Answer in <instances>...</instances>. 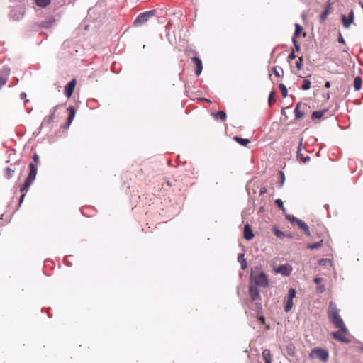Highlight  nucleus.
Here are the masks:
<instances>
[{"label": "nucleus", "mask_w": 363, "mask_h": 363, "mask_svg": "<svg viewBox=\"0 0 363 363\" xmlns=\"http://www.w3.org/2000/svg\"><path fill=\"white\" fill-rule=\"evenodd\" d=\"M281 210L282 211V212L286 215L287 214L286 213V209L285 208V207L284 206L283 208H281Z\"/></svg>", "instance_id": "54"}, {"label": "nucleus", "mask_w": 363, "mask_h": 363, "mask_svg": "<svg viewBox=\"0 0 363 363\" xmlns=\"http://www.w3.org/2000/svg\"><path fill=\"white\" fill-rule=\"evenodd\" d=\"M233 140L238 142L240 145L242 146H246L250 143V140L247 138H242L238 136H235Z\"/></svg>", "instance_id": "19"}, {"label": "nucleus", "mask_w": 363, "mask_h": 363, "mask_svg": "<svg viewBox=\"0 0 363 363\" xmlns=\"http://www.w3.org/2000/svg\"><path fill=\"white\" fill-rule=\"evenodd\" d=\"M216 119L220 118L221 121H225L226 118V113L223 111H219L217 113H213Z\"/></svg>", "instance_id": "21"}, {"label": "nucleus", "mask_w": 363, "mask_h": 363, "mask_svg": "<svg viewBox=\"0 0 363 363\" xmlns=\"http://www.w3.org/2000/svg\"><path fill=\"white\" fill-rule=\"evenodd\" d=\"M264 362H265V363H272V362H271V360H269H269H267V361H265Z\"/></svg>", "instance_id": "58"}, {"label": "nucleus", "mask_w": 363, "mask_h": 363, "mask_svg": "<svg viewBox=\"0 0 363 363\" xmlns=\"http://www.w3.org/2000/svg\"><path fill=\"white\" fill-rule=\"evenodd\" d=\"M276 272L284 276H289L292 272V267L289 264H282L277 267Z\"/></svg>", "instance_id": "8"}, {"label": "nucleus", "mask_w": 363, "mask_h": 363, "mask_svg": "<svg viewBox=\"0 0 363 363\" xmlns=\"http://www.w3.org/2000/svg\"><path fill=\"white\" fill-rule=\"evenodd\" d=\"M300 159L302 160L303 162H306L310 160V157L309 156H306V157H301Z\"/></svg>", "instance_id": "49"}, {"label": "nucleus", "mask_w": 363, "mask_h": 363, "mask_svg": "<svg viewBox=\"0 0 363 363\" xmlns=\"http://www.w3.org/2000/svg\"><path fill=\"white\" fill-rule=\"evenodd\" d=\"M264 318H261V321H263V322H264Z\"/></svg>", "instance_id": "60"}, {"label": "nucleus", "mask_w": 363, "mask_h": 363, "mask_svg": "<svg viewBox=\"0 0 363 363\" xmlns=\"http://www.w3.org/2000/svg\"><path fill=\"white\" fill-rule=\"evenodd\" d=\"M338 40V42L340 43H342V44L345 43V40H344V38H343V37H342V34L340 33H339V36H338V40Z\"/></svg>", "instance_id": "47"}, {"label": "nucleus", "mask_w": 363, "mask_h": 363, "mask_svg": "<svg viewBox=\"0 0 363 363\" xmlns=\"http://www.w3.org/2000/svg\"><path fill=\"white\" fill-rule=\"evenodd\" d=\"M45 120V118H44V119L42 121V124H41V125H40V128H42L43 124V123H44Z\"/></svg>", "instance_id": "55"}, {"label": "nucleus", "mask_w": 363, "mask_h": 363, "mask_svg": "<svg viewBox=\"0 0 363 363\" xmlns=\"http://www.w3.org/2000/svg\"><path fill=\"white\" fill-rule=\"evenodd\" d=\"M326 112V110H322V111H313L311 118L313 119H319L321 118L323 116V114Z\"/></svg>", "instance_id": "20"}, {"label": "nucleus", "mask_w": 363, "mask_h": 363, "mask_svg": "<svg viewBox=\"0 0 363 363\" xmlns=\"http://www.w3.org/2000/svg\"><path fill=\"white\" fill-rule=\"evenodd\" d=\"M37 172H38L37 166L35 164H33V162L30 163L29 164L28 175L27 176L24 183L20 187V191L22 192V194L19 199L20 204H21L22 202L23 201L24 197L26 196L25 191H27V190L29 189V187L31 186V184L35 179Z\"/></svg>", "instance_id": "2"}, {"label": "nucleus", "mask_w": 363, "mask_h": 363, "mask_svg": "<svg viewBox=\"0 0 363 363\" xmlns=\"http://www.w3.org/2000/svg\"><path fill=\"white\" fill-rule=\"evenodd\" d=\"M6 83V79L3 77H0V88L4 86Z\"/></svg>", "instance_id": "45"}, {"label": "nucleus", "mask_w": 363, "mask_h": 363, "mask_svg": "<svg viewBox=\"0 0 363 363\" xmlns=\"http://www.w3.org/2000/svg\"><path fill=\"white\" fill-rule=\"evenodd\" d=\"M275 101H276V99L274 97V92L271 91V93L269 94V99H268L269 105L272 106L275 102Z\"/></svg>", "instance_id": "34"}, {"label": "nucleus", "mask_w": 363, "mask_h": 363, "mask_svg": "<svg viewBox=\"0 0 363 363\" xmlns=\"http://www.w3.org/2000/svg\"><path fill=\"white\" fill-rule=\"evenodd\" d=\"M292 42H293V44L294 45V47H295V50L296 51H299L301 48H300V45L298 43L296 39L295 38V37H293L292 38Z\"/></svg>", "instance_id": "40"}, {"label": "nucleus", "mask_w": 363, "mask_h": 363, "mask_svg": "<svg viewBox=\"0 0 363 363\" xmlns=\"http://www.w3.org/2000/svg\"><path fill=\"white\" fill-rule=\"evenodd\" d=\"M354 13L353 10L350 11L348 17H347L344 14L341 15L342 25L345 28H349L350 27L351 24L354 21Z\"/></svg>", "instance_id": "7"}, {"label": "nucleus", "mask_w": 363, "mask_h": 363, "mask_svg": "<svg viewBox=\"0 0 363 363\" xmlns=\"http://www.w3.org/2000/svg\"><path fill=\"white\" fill-rule=\"evenodd\" d=\"M301 105V103H298L296 104V106L294 109V113L296 119H299L303 116V113L299 111V106Z\"/></svg>", "instance_id": "22"}, {"label": "nucleus", "mask_w": 363, "mask_h": 363, "mask_svg": "<svg viewBox=\"0 0 363 363\" xmlns=\"http://www.w3.org/2000/svg\"><path fill=\"white\" fill-rule=\"evenodd\" d=\"M323 245V241L320 240V241H318V242H316L315 243H313V244H311L308 246V248L309 249H317V248H319L320 247H322Z\"/></svg>", "instance_id": "30"}, {"label": "nucleus", "mask_w": 363, "mask_h": 363, "mask_svg": "<svg viewBox=\"0 0 363 363\" xmlns=\"http://www.w3.org/2000/svg\"><path fill=\"white\" fill-rule=\"evenodd\" d=\"M203 100H204L205 101H210L208 99H203Z\"/></svg>", "instance_id": "59"}, {"label": "nucleus", "mask_w": 363, "mask_h": 363, "mask_svg": "<svg viewBox=\"0 0 363 363\" xmlns=\"http://www.w3.org/2000/svg\"><path fill=\"white\" fill-rule=\"evenodd\" d=\"M265 192H266V189L265 188H262L260 189V194H264Z\"/></svg>", "instance_id": "53"}, {"label": "nucleus", "mask_w": 363, "mask_h": 363, "mask_svg": "<svg viewBox=\"0 0 363 363\" xmlns=\"http://www.w3.org/2000/svg\"><path fill=\"white\" fill-rule=\"evenodd\" d=\"M325 86L326 88H330V82H326L325 84Z\"/></svg>", "instance_id": "52"}, {"label": "nucleus", "mask_w": 363, "mask_h": 363, "mask_svg": "<svg viewBox=\"0 0 363 363\" xmlns=\"http://www.w3.org/2000/svg\"><path fill=\"white\" fill-rule=\"evenodd\" d=\"M67 111H69V116H68V118H67V122L65 125V128L69 127V125L72 123V121H73V120H74V118L75 117V114H76L75 109H74V108L73 106H69L67 108Z\"/></svg>", "instance_id": "11"}, {"label": "nucleus", "mask_w": 363, "mask_h": 363, "mask_svg": "<svg viewBox=\"0 0 363 363\" xmlns=\"http://www.w3.org/2000/svg\"><path fill=\"white\" fill-rule=\"evenodd\" d=\"M20 97L21 99H23L26 97V94L25 92H22L21 94H20Z\"/></svg>", "instance_id": "51"}, {"label": "nucleus", "mask_w": 363, "mask_h": 363, "mask_svg": "<svg viewBox=\"0 0 363 363\" xmlns=\"http://www.w3.org/2000/svg\"><path fill=\"white\" fill-rule=\"evenodd\" d=\"M286 218L288 221H289L291 223H296L298 218H296L293 215L291 214H286Z\"/></svg>", "instance_id": "32"}, {"label": "nucleus", "mask_w": 363, "mask_h": 363, "mask_svg": "<svg viewBox=\"0 0 363 363\" xmlns=\"http://www.w3.org/2000/svg\"><path fill=\"white\" fill-rule=\"evenodd\" d=\"M279 88L280 89L282 96L284 98H286L288 95L286 86L284 84L281 83L279 84Z\"/></svg>", "instance_id": "25"}, {"label": "nucleus", "mask_w": 363, "mask_h": 363, "mask_svg": "<svg viewBox=\"0 0 363 363\" xmlns=\"http://www.w3.org/2000/svg\"><path fill=\"white\" fill-rule=\"evenodd\" d=\"M312 357H317L321 361L325 362L328 359V352L321 348H315L311 353Z\"/></svg>", "instance_id": "6"}, {"label": "nucleus", "mask_w": 363, "mask_h": 363, "mask_svg": "<svg viewBox=\"0 0 363 363\" xmlns=\"http://www.w3.org/2000/svg\"><path fill=\"white\" fill-rule=\"evenodd\" d=\"M33 162H35V163H38L39 162V156L38 154H34L33 155Z\"/></svg>", "instance_id": "46"}, {"label": "nucleus", "mask_w": 363, "mask_h": 363, "mask_svg": "<svg viewBox=\"0 0 363 363\" xmlns=\"http://www.w3.org/2000/svg\"><path fill=\"white\" fill-rule=\"evenodd\" d=\"M321 281H322V278H320V277H315V278L314 279V282H315V284H319V283H320V282H321Z\"/></svg>", "instance_id": "50"}, {"label": "nucleus", "mask_w": 363, "mask_h": 363, "mask_svg": "<svg viewBox=\"0 0 363 363\" xmlns=\"http://www.w3.org/2000/svg\"><path fill=\"white\" fill-rule=\"evenodd\" d=\"M339 311L340 310L337 308L336 304L334 302H330L329 303L328 318L330 322L342 332L347 333L348 332L347 328L339 315Z\"/></svg>", "instance_id": "1"}, {"label": "nucleus", "mask_w": 363, "mask_h": 363, "mask_svg": "<svg viewBox=\"0 0 363 363\" xmlns=\"http://www.w3.org/2000/svg\"><path fill=\"white\" fill-rule=\"evenodd\" d=\"M280 176H281V184H280V186H282L284 183V181H285V177H284V174L282 172H280Z\"/></svg>", "instance_id": "43"}, {"label": "nucleus", "mask_w": 363, "mask_h": 363, "mask_svg": "<svg viewBox=\"0 0 363 363\" xmlns=\"http://www.w3.org/2000/svg\"><path fill=\"white\" fill-rule=\"evenodd\" d=\"M59 18H60V15L58 13L55 14L53 17H52V18H49V19L47 18V22H46L47 28H48L49 26H51L52 25V23L54 22L57 21V20H59Z\"/></svg>", "instance_id": "23"}, {"label": "nucleus", "mask_w": 363, "mask_h": 363, "mask_svg": "<svg viewBox=\"0 0 363 363\" xmlns=\"http://www.w3.org/2000/svg\"><path fill=\"white\" fill-rule=\"evenodd\" d=\"M298 226L304 231V233L308 235V236H310L311 235V233H310V230H309V227L308 225H307V223L300 219H298V220L296 221V223Z\"/></svg>", "instance_id": "14"}, {"label": "nucleus", "mask_w": 363, "mask_h": 363, "mask_svg": "<svg viewBox=\"0 0 363 363\" xmlns=\"http://www.w3.org/2000/svg\"><path fill=\"white\" fill-rule=\"evenodd\" d=\"M311 82L308 79H304L302 84L303 90H308L311 88Z\"/></svg>", "instance_id": "31"}, {"label": "nucleus", "mask_w": 363, "mask_h": 363, "mask_svg": "<svg viewBox=\"0 0 363 363\" xmlns=\"http://www.w3.org/2000/svg\"><path fill=\"white\" fill-rule=\"evenodd\" d=\"M303 60V57H299L298 60L296 62V67L298 70L302 69Z\"/></svg>", "instance_id": "36"}, {"label": "nucleus", "mask_w": 363, "mask_h": 363, "mask_svg": "<svg viewBox=\"0 0 363 363\" xmlns=\"http://www.w3.org/2000/svg\"><path fill=\"white\" fill-rule=\"evenodd\" d=\"M51 0H47V6L50 4Z\"/></svg>", "instance_id": "56"}, {"label": "nucleus", "mask_w": 363, "mask_h": 363, "mask_svg": "<svg viewBox=\"0 0 363 363\" xmlns=\"http://www.w3.org/2000/svg\"><path fill=\"white\" fill-rule=\"evenodd\" d=\"M302 144H303V138H301L300 142H299L298 150H297V152H296L297 153V157H298V158L302 157V155L301 154Z\"/></svg>", "instance_id": "38"}, {"label": "nucleus", "mask_w": 363, "mask_h": 363, "mask_svg": "<svg viewBox=\"0 0 363 363\" xmlns=\"http://www.w3.org/2000/svg\"><path fill=\"white\" fill-rule=\"evenodd\" d=\"M77 81L75 79H72L65 88V94L67 97H70L72 95L74 89L76 86Z\"/></svg>", "instance_id": "10"}, {"label": "nucleus", "mask_w": 363, "mask_h": 363, "mask_svg": "<svg viewBox=\"0 0 363 363\" xmlns=\"http://www.w3.org/2000/svg\"><path fill=\"white\" fill-rule=\"evenodd\" d=\"M362 350H363V347L362 348Z\"/></svg>", "instance_id": "63"}, {"label": "nucleus", "mask_w": 363, "mask_h": 363, "mask_svg": "<svg viewBox=\"0 0 363 363\" xmlns=\"http://www.w3.org/2000/svg\"><path fill=\"white\" fill-rule=\"evenodd\" d=\"M275 203L280 208L284 207V203L281 199H277L275 200Z\"/></svg>", "instance_id": "42"}, {"label": "nucleus", "mask_w": 363, "mask_h": 363, "mask_svg": "<svg viewBox=\"0 0 363 363\" xmlns=\"http://www.w3.org/2000/svg\"><path fill=\"white\" fill-rule=\"evenodd\" d=\"M238 261L240 263L242 269H245L247 268V264L245 259L244 258L243 254L238 255Z\"/></svg>", "instance_id": "18"}, {"label": "nucleus", "mask_w": 363, "mask_h": 363, "mask_svg": "<svg viewBox=\"0 0 363 363\" xmlns=\"http://www.w3.org/2000/svg\"><path fill=\"white\" fill-rule=\"evenodd\" d=\"M327 263H330V259H321L318 261V264L321 266H325L327 264Z\"/></svg>", "instance_id": "41"}, {"label": "nucleus", "mask_w": 363, "mask_h": 363, "mask_svg": "<svg viewBox=\"0 0 363 363\" xmlns=\"http://www.w3.org/2000/svg\"><path fill=\"white\" fill-rule=\"evenodd\" d=\"M273 72L277 77H281L284 74V70L281 67H274L273 68Z\"/></svg>", "instance_id": "24"}, {"label": "nucleus", "mask_w": 363, "mask_h": 363, "mask_svg": "<svg viewBox=\"0 0 363 363\" xmlns=\"http://www.w3.org/2000/svg\"><path fill=\"white\" fill-rule=\"evenodd\" d=\"M243 235L245 239L247 240H250L254 238V233L249 224H246L244 226Z\"/></svg>", "instance_id": "13"}, {"label": "nucleus", "mask_w": 363, "mask_h": 363, "mask_svg": "<svg viewBox=\"0 0 363 363\" xmlns=\"http://www.w3.org/2000/svg\"><path fill=\"white\" fill-rule=\"evenodd\" d=\"M302 30H303L302 27L299 24L296 23L295 25V33H294V37H295V38L296 37H298L300 33L302 31Z\"/></svg>", "instance_id": "33"}, {"label": "nucleus", "mask_w": 363, "mask_h": 363, "mask_svg": "<svg viewBox=\"0 0 363 363\" xmlns=\"http://www.w3.org/2000/svg\"><path fill=\"white\" fill-rule=\"evenodd\" d=\"M45 26V22L43 21L40 23H35V25L33 26V29L35 31H40V28H43Z\"/></svg>", "instance_id": "28"}, {"label": "nucleus", "mask_w": 363, "mask_h": 363, "mask_svg": "<svg viewBox=\"0 0 363 363\" xmlns=\"http://www.w3.org/2000/svg\"><path fill=\"white\" fill-rule=\"evenodd\" d=\"M296 290L293 288L289 289L288 292V298L293 299L296 296Z\"/></svg>", "instance_id": "35"}, {"label": "nucleus", "mask_w": 363, "mask_h": 363, "mask_svg": "<svg viewBox=\"0 0 363 363\" xmlns=\"http://www.w3.org/2000/svg\"><path fill=\"white\" fill-rule=\"evenodd\" d=\"M262 357L264 362L271 360L270 351L267 349L264 350L262 352Z\"/></svg>", "instance_id": "29"}, {"label": "nucleus", "mask_w": 363, "mask_h": 363, "mask_svg": "<svg viewBox=\"0 0 363 363\" xmlns=\"http://www.w3.org/2000/svg\"><path fill=\"white\" fill-rule=\"evenodd\" d=\"M317 291L319 292V293H323L325 291V287L324 285H320L318 288H317Z\"/></svg>", "instance_id": "44"}, {"label": "nucleus", "mask_w": 363, "mask_h": 363, "mask_svg": "<svg viewBox=\"0 0 363 363\" xmlns=\"http://www.w3.org/2000/svg\"><path fill=\"white\" fill-rule=\"evenodd\" d=\"M50 120H52V116H50Z\"/></svg>", "instance_id": "61"}, {"label": "nucleus", "mask_w": 363, "mask_h": 363, "mask_svg": "<svg viewBox=\"0 0 363 363\" xmlns=\"http://www.w3.org/2000/svg\"><path fill=\"white\" fill-rule=\"evenodd\" d=\"M191 60L195 63L196 66V69L195 71L196 75H200L203 70V65L201 60L197 57H193Z\"/></svg>", "instance_id": "12"}, {"label": "nucleus", "mask_w": 363, "mask_h": 363, "mask_svg": "<svg viewBox=\"0 0 363 363\" xmlns=\"http://www.w3.org/2000/svg\"><path fill=\"white\" fill-rule=\"evenodd\" d=\"M155 13L156 10L155 9L141 13L135 18L133 23L135 26H140L147 22L151 17L155 16Z\"/></svg>", "instance_id": "5"}, {"label": "nucleus", "mask_w": 363, "mask_h": 363, "mask_svg": "<svg viewBox=\"0 0 363 363\" xmlns=\"http://www.w3.org/2000/svg\"><path fill=\"white\" fill-rule=\"evenodd\" d=\"M14 174V170L10 167H6L5 170V177L6 179H10L12 178Z\"/></svg>", "instance_id": "27"}, {"label": "nucleus", "mask_w": 363, "mask_h": 363, "mask_svg": "<svg viewBox=\"0 0 363 363\" xmlns=\"http://www.w3.org/2000/svg\"><path fill=\"white\" fill-rule=\"evenodd\" d=\"M362 8L363 9V4H362Z\"/></svg>", "instance_id": "62"}, {"label": "nucleus", "mask_w": 363, "mask_h": 363, "mask_svg": "<svg viewBox=\"0 0 363 363\" xmlns=\"http://www.w3.org/2000/svg\"><path fill=\"white\" fill-rule=\"evenodd\" d=\"M296 57V55L294 53V51L293 50L288 56V58L290 60L295 59Z\"/></svg>", "instance_id": "48"}, {"label": "nucleus", "mask_w": 363, "mask_h": 363, "mask_svg": "<svg viewBox=\"0 0 363 363\" xmlns=\"http://www.w3.org/2000/svg\"><path fill=\"white\" fill-rule=\"evenodd\" d=\"M293 307V299L287 298L285 303L284 309L286 312H289Z\"/></svg>", "instance_id": "26"}, {"label": "nucleus", "mask_w": 363, "mask_h": 363, "mask_svg": "<svg viewBox=\"0 0 363 363\" xmlns=\"http://www.w3.org/2000/svg\"><path fill=\"white\" fill-rule=\"evenodd\" d=\"M332 336L334 339L345 343H349L350 341L349 339L342 336L340 332H333Z\"/></svg>", "instance_id": "15"}, {"label": "nucleus", "mask_w": 363, "mask_h": 363, "mask_svg": "<svg viewBox=\"0 0 363 363\" xmlns=\"http://www.w3.org/2000/svg\"><path fill=\"white\" fill-rule=\"evenodd\" d=\"M281 113H282V114H285V111H284V109H282V111H281Z\"/></svg>", "instance_id": "57"}, {"label": "nucleus", "mask_w": 363, "mask_h": 363, "mask_svg": "<svg viewBox=\"0 0 363 363\" xmlns=\"http://www.w3.org/2000/svg\"><path fill=\"white\" fill-rule=\"evenodd\" d=\"M10 11L9 13V18L18 21L21 20L26 13V5L25 3L22 2L21 1L13 3V4L10 5Z\"/></svg>", "instance_id": "3"}, {"label": "nucleus", "mask_w": 363, "mask_h": 363, "mask_svg": "<svg viewBox=\"0 0 363 363\" xmlns=\"http://www.w3.org/2000/svg\"><path fill=\"white\" fill-rule=\"evenodd\" d=\"M330 2H328L325 11L321 13L320 17V20L321 22L325 21V19L327 18V16L330 12Z\"/></svg>", "instance_id": "17"}, {"label": "nucleus", "mask_w": 363, "mask_h": 363, "mask_svg": "<svg viewBox=\"0 0 363 363\" xmlns=\"http://www.w3.org/2000/svg\"><path fill=\"white\" fill-rule=\"evenodd\" d=\"M274 233L275 235L278 238H282L284 235V232H282L277 228L274 229Z\"/></svg>", "instance_id": "39"}, {"label": "nucleus", "mask_w": 363, "mask_h": 363, "mask_svg": "<svg viewBox=\"0 0 363 363\" xmlns=\"http://www.w3.org/2000/svg\"><path fill=\"white\" fill-rule=\"evenodd\" d=\"M362 79L361 77H356L354 80V89L355 91H359L362 88Z\"/></svg>", "instance_id": "16"}, {"label": "nucleus", "mask_w": 363, "mask_h": 363, "mask_svg": "<svg viewBox=\"0 0 363 363\" xmlns=\"http://www.w3.org/2000/svg\"><path fill=\"white\" fill-rule=\"evenodd\" d=\"M253 273L254 272L252 271L250 277L255 281L256 285L264 288L269 286L267 277L264 272H260L257 275H254Z\"/></svg>", "instance_id": "4"}, {"label": "nucleus", "mask_w": 363, "mask_h": 363, "mask_svg": "<svg viewBox=\"0 0 363 363\" xmlns=\"http://www.w3.org/2000/svg\"><path fill=\"white\" fill-rule=\"evenodd\" d=\"M35 4L42 8H45V0H35Z\"/></svg>", "instance_id": "37"}, {"label": "nucleus", "mask_w": 363, "mask_h": 363, "mask_svg": "<svg viewBox=\"0 0 363 363\" xmlns=\"http://www.w3.org/2000/svg\"><path fill=\"white\" fill-rule=\"evenodd\" d=\"M249 293L251 298L254 301H259L261 300V296L259 294V291L255 286H250L249 287Z\"/></svg>", "instance_id": "9"}]
</instances>
